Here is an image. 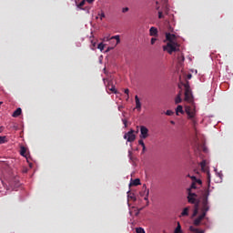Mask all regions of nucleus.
Here are the masks:
<instances>
[{
	"instance_id": "nucleus-1",
	"label": "nucleus",
	"mask_w": 233,
	"mask_h": 233,
	"mask_svg": "<svg viewBox=\"0 0 233 233\" xmlns=\"http://www.w3.org/2000/svg\"><path fill=\"white\" fill-rule=\"evenodd\" d=\"M185 88V101L190 103L191 106H187L185 110L189 119H194L196 116V106H194V96H192V90L188 84L184 85Z\"/></svg>"
},
{
	"instance_id": "nucleus-2",
	"label": "nucleus",
	"mask_w": 233,
	"mask_h": 233,
	"mask_svg": "<svg viewBox=\"0 0 233 233\" xmlns=\"http://www.w3.org/2000/svg\"><path fill=\"white\" fill-rule=\"evenodd\" d=\"M176 35L166 33V41H167V46H163V51L172 54L173 52H177L179 50V45L176 41Z\"/></svg>"
},
{
	"instance_id": "nucleus-3",
	"label": "nucleus",
	"mask_w": 233,
	"mask_h": 233,
	"mask_svg": "<svg viewBox=\"0 0 233 233\" xmlns=\"http://www.w3.org/2000/svg\"><path fill=\"white\" fill-rule=\"evenodd\" d=\"M134 129H131L124 135V139H127L128 143H134L136 141V134H134Z\"/></svg>"
},
{
	"instance_id": "nucleus-4",
	"label": "nucleus",
	"mask_w": 233,
	"mask_h": 233,
	"mask_svg": "<svg viewBox=\"0 0 233 233\" xmlns=\"http://www.w3.org/2000/svg\"><path fill=\"white\" fill-rule=\"evenodd\" d=\"M187 192H188V196H187L188 203H191V205H197L198 199H196V198H198V195L196 193H192L190 189H187Z\"/></svg>"
},
{
	"instance_id": "nucleus-5",
	"label": "nucleus",
	"mask_w": 233,
	"mask_h": 233,
	"mask_svg": "<svg viewBox=\"0 0 233 233\" xmlns=\"http://www.w3.org/2000/svg\"><path fill=\"white\" fill-rule=\"evenodd\" d=\"M188 177H190V179H192V184L189 188L191 192H192V189L198 188V185H202L201 179H198L194 176L190 177V175H188Z\"/></svg>"
},
{
	"instance_id": "nucleus-6",
	"label": "nucleus",
	"mask_w": 233,
	"mask_h": 233,
	"mask_svg": "<svg viewBox=\"0 0 233 233\" xmlns=\"http://www.w3.org/2000/svg\"><path fill=\"white\" fill-rule=\"evenodd\" d=\"M148 137V128L145 126L140 127V139H147Z\"/></svg>"
},
{
	"instance_id": "nucleus-7",
	"label": "nucleus",
	"mask_w": 233,
	"mask_h": 233,
	"mask_svg": "<svg viewBox=\"0 0 233 233\" xmlns=\"http://www.w3.org/2000/svg\"><path fill=\"white\" fill-rule=\"evenodd\" d=\"M210 210V206L208 205V201L207 199L202 200L201 212L207 216V212Z\"/></svg>"
},
{
	"instance_id": "nucleus-8",
	"label": "nucleus",
	"mask_w": 233,
	"mask_h": 233,
	"mask_svg": "<svg viewBox=\"0 0 233 233\" xmlns=\"http://www.w3.org/2000/svg\"><path fill=\"white\" fill-rule=\"evenodd\" d=\"M143 190L146 192V196H144V201H146V207L150 205V201L148 200V196H150V189L147 188V184L143 185Z\"/></svg>"
},
{
	"instance_id": "nucleus-9",
	"label": "nucleus",
	"mask_w": 233,
	"mask_h": 233,
	"mask_svg": "<svg viewBox=\"0 0 233 233\" xmlns=\"http://www.w3.org/2000/svg\"><path fill=\"white\" fill-rule=\"evenodd\" d=\"M207 215H205V213H202L193 221V225H195V227H199V225H201V222L205 219Z\"/></svg>"
},
{
	"instance_id": "nucleus-10",
	"label": "nucleus",
	"mask_w": 233,
	"mask_h": 233,
	"mask_svg": "<svg viewBox=\"0 0 233 233\" xmlns=\"http://www.w3.org/2000/svg\"><path fill=\"white\" fill-rule=\"evenodd\" d=\"M106 88H107V90H109L110 92H113V94H117V90H116V86H114V84L112 83V81H108V82H107Z\"/></svg>"
},
{
	"instance_id": "nucleus-11",
	"label": "nucleus",
	"mask_w": 233,
	"mask_h": 233,
	"mask_svg": "<svg viewBox=\"0 0 233 233\" xmlns=\"http://www.w3.org/2000/svg\"><path fill=\"white\" fill-rule=\"evenodd\" d=\"M135 103L137 112H141V101L139 100V96H137V95L135 96Z\"/></svg>"
},
{
	"instance_id": "nucleus-12",
	"label": "nucleus",
	"mask_w": 233,
	"mask_h": 233,
	"mask_svg": "<svg viewBox=\"0 0 233 233\" xmlns=\"http://www.w3.org/2000/svg\"><path fill=\"white\" fill-rule=\"evenodd\" d=\"M149 35H150L152 37H157V28L152 26V27L149 29Z\"/></svg>"
},
{
	"instance_id": "nucleus-13",
	"label": "nucleus",
	"mask_w": 233,
	"mask_h": 233,
	"mask_svg": "<svg viewBox=\"0 0 233 233\" xmlns=\"http://www.w3.org/2000/svg\"><path fill=\"white\" fill-rule=\"evenodd\" d=\"M138 185H141V180L139 178H136L130 182L129 187H137Z\"/></svg>"
},
{
	"instance_id": "nucleus-14",
	"label": "nucleus",
	"mask_w": 233,
	"mask_h": 233,
	"mask_svg": "<svg viewBox=\"0 0 233 233\" xmlns=\"http://www.w3.org/2000/svg\"><path fill=\"white\" fill-rule=\"evenodd\" d=\"M208 196H210V191L208 189H206L202 195V201H208Z\"/></svg>"
},
{
	"instance_id": "nucleus-15",
	"label": "nucleus",
	"mask_w": 233,
	"mask_h": 233,
	"mask_svg": "<svg viewBox=\"0 0 233 233\" xmlns=\"http://www.w3.org/2000/svg\"><path fill=\"white\" fill-rule=\"evenodd\" d=\"M199 212V203L195 204V208L193 211L192 218H196Z\"/></svg>"
},
{
	"instance_id": "nucleus-16",
	"label": "nucleus",
	"mask_w": 233,
	"mask_h": 233,
	"mask_svg": "<svg viewBox=\"0 0 233 233\" xmlns=\"http://www.w3.org/2000/svg\"><path fill=\"white\" fill-rule=\"evenodd\" d=\"M23 114V110L21 107H18L14 113H13V117H19V116Z\"/></svg>"
},
{
	"instance_id": "nucleus-17",
	"label": "nucleus",
	"mask_w": 233,
	"mask_h": 233,
	"mask_svg": "<svg viewBox=\"0 0 233 233\" xmlns=\"http://www.w3.org/2000/svg\"><path fill=\"white\" fill-rule=\"evenodd\" d=\"M189 230H190V232H195V233H205V230L196 228H194V226H190Z\"/></svg>"
},
{
	"instance_id": "nucleus-18",
	"label": "nucleus",
	"mask_w": 233,
	"mask_h": 233,
	"mask_svg": "<svg viewBox=\"0 0 233 233\" xmlns=\"http://www.w3.org/2000/svg\"><path fill=\"white\" fill-rule=\"evenodd\" d=\"M183 101V99H181V92H179L177 96V97L175 98V103L176 105H179V103H181Z\"/></svg>"
},
{
	"instance_id": "nucleus-19",
	"label": "nucleus",
	"mask_w": 233,
	"mask_h": 233,
	"mask_svg": "<svg viewBox=\"0 0 233 233\" xmlns=\"http://www.w3.org/2000/svg\"><path fill=\"white\" fill-rule=\"evenodd\" d=\"M5 143H8L6 136L0 137V145H5Z\"/></svg>"
},
{
	"instance_id": "nucleus-20",
	"label": "nucleus",
	"mask_w": 233,
	"mask_h": 233,
	"mask_svg": "<svg viewBox=\"0 0 233 233\" xmlns=\"http://www.w3.org/2000/svg\"><path fill=\"white\" fill-rule=\"evenodd\" d=\"M174 233H183V230L181 229V224H179V222H177V226L175 228Z\"/></svg>"
},
{
	"instance_id": "nucleus-21",
	"label": "nucleus",
	"mask_w": 233,
	"mask_h": 233,
	"mask_svg": "<svg viewBox=\"0 0 233 233\" xmlns=\"http://www.w3.org/2000/svg\"><path fill=\"white\" fill-rule=\"evenodd\" d=\"M20 155H22L24 157H26V147H20Z\"/></svg>"
},
{
	"instance_id": "nucleus-22",
	"label": "nucleus",
	"mask_w": 233,
	"mask_h": 233,
	"mask_svg": "<svg viewBox=\"0 0 233 233\" xmlns=\"http://www.w3.org/2000/svg\"><path fill=\"white\" fill-rule=\"evenodd\" d=\"M86 3V0H82L78 5H76L77 8H79V10H83V6H85Z\"/></svg>"
},
{
	"instance_id": "nucleus-23",
	"label": "nucleus",
	"mask_w": 233,
	"mask_h": 233,
	"mask_svg": "<svg viewBox=\"0 0 233 233\" xmlns=\"http://www.w3.org/2000/svg\"><path fill=\"white\" fill-rule=\"evenodd\" d=\"M188 210H190V208H185L181 212V216L182 217L188 216Z\"/></svg>"
},
{
	"instance_id": "nucleus-24",
	"label": "nucleus",
	"mask_w": 233,
	"mask_h": 233,
	"mask_svg": "<svg viewBox=\"0 0 233 233\" xmlns=\"http://www.w3.org/2000/svg\"><path fill=\"white\" fill-rule=\"evenodd\" d=\"M177 116L180 113V114H183V106H177Z\"/></svg>"
},
{
	"instance_id": "nucleus-25",
	"label": "nucleus",
	"mask_w": 233,
	"mask_h": 233,
	"mask_svg": "<svg viewBox=\"0 0 233 233\" xmlns=\"http://www.w3.org/2000/svg\"><path fill=\"white\" fill-rule=\"evenodd\" d=\"M110 39H116V45H119V43H121V39L119 38V35L112 36Z\"/></svg>"
},
{
	"instance_id": "nucleus-26",
	"label": "nucleus",
	"mask_w": 233,
	"mask_h": 233,
	"mask_svg": "<svg viewBox=\"0 0 233 233\" xmlns=\"http://www.w3.org/2000/svg\"><path fill=\"white\" fill-rule=\"evenodd\" d=\"M97 48L98 50H100V52H103V50H105V44L103 43L98 44Z\"/></svg>"
},
{
	"instance_id": "nucleus-27",
	"label": "nucleus",
	"mask_w": 233,
	"mask_h": 233,
	"mask_svg": "<svg viewBox=\"0 0 233 233\" xmlns=\"http://www.w3.org/2000/svg\"><path fill=\"white\" fill-rule=\"evenodd\" d=\"M139 195L141 198H145V196H147V191L143 189V186H142V190L139 192Z\"/></svg>"
},
{
	"instance_id": "nucleus-28",
	"label": "nucleus",
	"mask_w": 233,
	"mask_h": 233,
	"mask_svg": "<svg viewBox=\"0 0 233 233\" xmlns=\"http://www.w3.org/2000/svg\"><path fill=\"white\" fill-rule=\"evenodd\" d=\"M136 232L137 233H147V232H145V228H137Z\"/></svg>"
},
{
	"instance_id": "nucleus-29",
	"label": "nucleus",
	"mask_w": 233,
	"mask_h": 233,
	"mask_svg": "<svg viewBox=\"0 0 233 233\" xmlns=\"http://www.w3.org/2000/svg\"><path fill=\"white\" fill-rule=\"evenodd\" d=\"M166 116H174V111H172V110H167V111H166Z\"/></svg>"
},
{
	"instance_id": "nucleus-30",
	"label": "nucleus",
	"mask_w": 233,
	"mask_h": 233,
	"mask_svg": "<svg viewBox=\"0 0 233 233\" xmlns=\"http://www.w3.org/2000/svg\"><path fill=\"white\" fill-rule=\"evenodd\" d=\"M200 167L202 169L205 168V167H207V161L203 160L201 163H200Z\"/></svg>"
},
{
	"instance_id": "nucleus-31",
	"label": "nucleus",
	"mask_w": 233,
	"mask_h": 233,
	"mask_svg": "<svg viewBox=\"0 0 233 233\" xmlns=\"http://www.w3.org/2000/svg\"><path fill=\"white\" fill-rule=\"evenodd\" d=\"M138 145L145 147V142L143 141V138L138 140Z\"/></svg>"
},
{
	"instance_id": "nucleus-32",
	"label": "nucleus",
	"mask_w": 233,
	"mask_h": 233,
	"mask_svg": "<svg viewBox=\"0 0 233 233\" xmlns=\"http://www.w3.org/2000/svg\"><path fill=\"white\" fill-rule=\"evenodd\" d=\"M124 92H125V94H127V99H129L130 96H128V94H129L130 90H128V88H127V89H125Z\"/></svg>"
},
{
	"instance_id": "nucleus-33",
	"label": "nucleus",
	"mask_w": 233,
	"mask_h": 233,
	"mask_svg": "<svg viewBox=\"0 0 233 233\" xmlns=\"http://www.w3.org/2000/svg\"><path fill=\"white\" fill-rule=\"evenodd\" d=\"M100 15V20L103 21L105 19V14L102 12L101 14H98Z\"/></svg>"
},
{
	"instance_id": "nucleus-34",
	"label": "nucleus",
	"mask_w": 233,
	"mask_h": 233,
	"mask_svg": "<svg viewBox=\"0 0 233 233\" xmlns=\"http://www.w3.org/2000/svg\"><path fill=\"white\" fill-rule=\"evenodd\" d=\"M208 185L210 187V173H208Z\"/></svg>"
},
{
	"instance_id": "nucleus-35",
	"label": "nucleus",
	"mask_w": 233,
	"mask_h": 233,
	"mask_svg": "<svg viewBox=\"0 0 233 233\" xmlns=\"http://www.w3.org/2000/svg\"><path fill=\"white\" fill-rule=\"evenodd\" d=\"M91 43H92L91 50H95L96 49V42L91 41Z\"/></svg>"
},
{
	"instance_id": "nucleus-36",
	"label": "nucleus",
	"mask_w": 233,
	"mask_h": 233,
	"mask_svg": "<svg viewBox=\"0 0 233 233\" xmlns=\"http://www.w3.org/2000/svg\"><path fill=\"white\" fill-rule=\"evenodd\" d=\"M158 18L163 19V12H158Z\"/></svg>"
},
{
	"instance_id": "nucleus-37",
	"label": "nucleus",
	"mask_w": 233,
	"mask_h": 233,
	"mask_svg": "<svg viewBox=\"0 0 233 233\" xmlns=\"http://www.w3.org/2000/svg\"><path fill=\"white\" fill-rule=\"evenodd\" d=\"M123 14H126V12H128V7H124L122 9Z\"/></svg>"
},
{
	"instance_id": "nucleus-38",
	"label": "nucleus",
	"mask_w": 233,
	"mask_h": 233,
	"mask_svg": "<svg viewBox=\"0 0 233 233\" xmlns=\"http://www.w3.org/2000/svg\"><path fill=\"white\" fill-rule=\"evenodd\" d=\"M156 41H157V38H151V45H154L155 43H156Z\"/></svg>"
},
{
	"instance_id": "nucleus-39",
	"label": "nucleus",
	"mask_w": 233,
	"mask_h": 233,
	"mask_svg": "<svg viewBox=\"0 0 233 233\" xmlns=\"http://www.w3.org/2000/svg\"><path fill=\"white\" fill-rule=\"evenodd\" d=\"M145 152H147V147L146 146L142 147V154H145Z\"/></svg>"
},
{
	"instance_id": "nucleus-40",
	"label": "nucleus",
	"mask_w": 233,
	"mask_h": 233,
	"mask_svg": "<svg viewBox=\"0 0 233 233\" xmlns=\"http://www.w3.org/2000/svg\"><path fill=\"white\" fill-rule=\"evenodd\" d=\"M109 39H111L109 36H105V37L103 38V41H108Z\"/></svg>"
},
{
	"instance_id": "nucleus-41",
	"label": "nucleus",
	"mask_w": 233,
	"mask_h": 233,
	"mask_svg": "<svg viewBox=\"0 0 233 233\" xmlns=\"http://www.w3.org/2000/svg\"><path fill=\"white\" fill-rule=\"evenodd\" d=\"M201 148H203V152H208V149L205 146H201Z\"/></svg>"
},
{
	"instance_id": "nucleus-42",
	"label": "nucleus",
	"mask_w": 233,
	"mask_h": 233,
	"mask_svg": "<svg viewBox=\"0 0 233 233\" xmlns=\"http://www.w3.org/2000/svg\"><path fill=\"white\" fill-rule=\"evenodd\" d=\"M122 121H123V123H124V125H125V127L127 128V119H123Z\"/></svg>"
},
{
	"instance_id": "nucleus-43",
	"label": "nucleus",
	"mask_w": 233,
	"mask_h": 233,
	"mask_svg": "<svg viewBox=\"0 0 233 233\" xmlns=\"http://www.w3.org/2000/svg\"><path fill=\"white\" fill-rule=\"evenodd\" d=\"M95 0H86L87 3L92 4Z\"/></svg>"
},
{
	"instance_id": "nucleus-44",
	"label": "nucleus",
	"mask_w": 233,
	"mask_h": 233,
	"mask_svg": "<svg viewBox=\"0 0 233 233\" xmlns=\"http://www.w3.org/2000/svg\"><path fill=\"white\" fill-rule=\"evenodd\" d=\"M128 198H130L131 199H134V201H136V198H134L133 196H128Z\"/></svg>"
},
{
	"instance_id": "nucleus-45",
	"label": "nucleus",
	"mask_w": 233,
	"mask_h": 233,
	"mask_svg": "<svg viewBox=\"0 0 233 233\" xmlns=\"http://www.w3.org/2000/svg\"><path fill=\"white\" fill-rule=\"evenodd\" d=\"M3 132V127H0V134Z\"/></svg>"
},
{
	"instance_id": "nucleus-46",
	"label": "nucleus",
	"mask_w": 233,
	"mask_h": 233,
	"mask_svg": "<svg viewBox=\"0 0 233 233\" xmlns=\"http://www.w3.org/2000/svg\"><path fill=\"white\" fill-rule=\"evenodd\" d=\"M170 123H171V125H175V122H174V121H171Z\"/></svg>"
},
{
	"instance_id": "nucleus-47",
	"label": "nucleus",
	"mask_w": 233,
	"mask_h": 233,
	"mask_svg": "<svg viewBox=\"0 0 233 233\" xmlns=\"http://www.w3.org/2000/svg\"><path fill=\"white\" fill-rule=\"evenodd\" d=\"M108 50H112V47H108V48H107V51H108Z\"/></svg>"
},
{
	"instance_id": "nucleus-48",
	"label": "nucleus",
	"mask_w": 233,
	"mask_h": 233,
	"mask_svg": "<svg viewBox=\"0 0 233 233\" xmlns=\"http://www.w3.org/2000/svg\"><path fill=\"white\" fill-rule=\"evenodd\" d=\"M0 105H3V102H0Z\"/></svg>"
}]
</instances>
